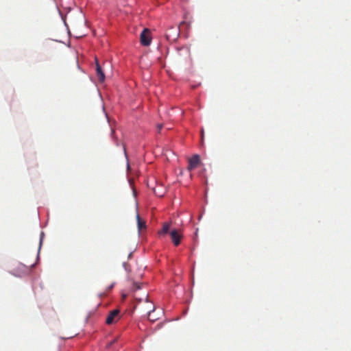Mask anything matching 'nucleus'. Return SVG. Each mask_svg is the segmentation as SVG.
I'll return each mask as SVG.
<instances>
[{"label": "nucleus", "instance_id": "nucleus-1", "mask_svg": "<svg viewBox=\"0 0 351 351\" xmlns=\"http://www.w3.org/2000/svg\"><path fill=\"white\" fill-rule=\"evenodd\" d=\"M32 267H34V264L29 267L22 263H18L12 274L16 276H23L28 274L31 271Z\"/></svg>", "mask_w": 351, "mask_h": 351}, {"label": "nucleus", "instance_id": "nucleus-2", "mask_svg": "<svg viewBox=\"0 0 351 351\" xmlns=\"http://www.w3.org/2000/svg\"><path fill=\"white\" fill-rule=\"evenodd\" d=\"M121 317V311L119 309H114L109 312L106 323L108 325H111L117 323Z\"/></svg>", "mask_w": 351, "mask_h": 351}, {"label": "nucleus", "instance_id": "nucleus-3", "mask_svg": "<svg viewBox=\"0 0 351 351\" xmlns=\"http://www.w3.org/2000/svg\"><path fill=\"white\" fill-rule=\"evenodd\" d=\"M171 239L173 243L178 246L180 245L181 239L182 238V234L180 230L173 229L169 232Z\"/></svg>", "mask_w": 351, "mask_h": 351}, {"label": "nucleus", "instance_id": "nucleus-4", "mask_svg": "<svg viewBox=\"0 0 351 351\" xmlns=\"http://www.w3.org/2000/svg\"><path fill=\"white\" fill-rule=\"evenodd\" d=\"M141 43L143 46H149L151 43L150 32L148 29H144L140 36Z\"/></svg>", "mask_w": 351, "mask_h": 351}, {"label": "nucleus", "instance_id": "nucleus-5", "mask_svg": "<svg viewBox=\"0 0 351 351\" xmlns=\"http://www.w3.org/2000/svg\"><path fill=\"white\" fill-rule=\"evenodd\" d=\"M200 163V157L197 154H195L193 156H192L189 160V165H188V170L192 171L193 169H195L197 168L198 165Z\"/></svg>", "mask_w": 351, "mask_h": 351}, {"label": "nucleus", "instance_id": "nucleus-6", "mask_svg": "<svg viewBox=\"0 0 351 351\" xmlns=\"http://www.w3.org/2000/svg\"><path fill=\"white\" fill-rule=\"evenodd\" d=\"M95 64H96V73H97V76L98 80L100 82H104L105 81V78H106L105 74H104V72L103 71L101 66H100L97 58H95Z\"/></svg>", "mask_w": 351, "mask_h": 351}, {"label": "nucleus", "instance_id": "nucleus-7", "mask_svg": "<svg viewBox=\"0 0 351 351\" xmlns=\"http://www.w3.org/2000/svg\"><path fill=\"white\" fill-rule=\"evenodd\" d=\"M148 310L147 312V319L152 322H154L155 321L159 319V317L154 315V312L155 311V307L153 304L150 303L149 306L147 308Z\"/></svg>", "mask_w": 351, "mask_h": 351}, {"label": "nucleus", "instance_id": "nucleus-8", "mask_svg": "<svg viewBox=\"0 0 351 351\" xmlns=\"http://www.w3.org/2000/svg\"><path fill=\"white\" fill-rule=\"evenodd\" d=\"M136 220L138 229L139 232L146 228L145 221L141 218L140 215L138 213L136 214Z\"/></svg>", "mask_w": 351, "mask_h": 351}, {"label": "nucleus", "instance_id": "nucleus-9", "mask_svg": "<svg viewBox=\"0 0 351 351\" xmlns=\"http://www.w3.org/2000/svg\"><path fill=\"white\" fill-rule=\"evenodd\" d=\"M169 34H167V37L169 38V37H172V39H176L179 36V29L175 27H171L169 29Z\"/></svg>", "mask_w": 351, "mask_h": 351}, {"label": "nucleus", "instance_id": "nucleus-10", "mask_svg": "<svg viewBox=\"0 0 351 351\" xmlns=\"http://www.w3.org/2000/svg\"><path fill=\"white\" fill-rule=\"evenodd\" d=\"M169 230H170V223H164L163 225H162V228L161 230H160L158 232V234L160 235L166 234L170 232Z\"/></svg>", "mask_w": 351, "mask_h": 351}, {"label": "nucleus", "instance_id": "nucleus-11", "mask_svg": "<svg viewBox=\"0 0 351 351\" xmlns=\"http://www.w3.org/2000/svg\"><path fill=\"white\" fill-rule=\"evenodd\" d=\"M134 299H135L136 301H138V302H141L142 300H143V299H145V301H146L147 302H148V295H147V293L146 292H145V293H144V294H143V298H139L136 295V293H134Z\"/></svg>", "mask_w": 351, "mask_h": 351}, {"label": "nucleus", "instance_id": "nucleus-12", "mask_svg": "<svg viewBox=\"0 0 351 351\" xmlns=\"http://www.w3.org/2000/svg\"><path fill=\"white\" fill-rule=\"evenodd\" d=\"M141 284L139 283H137V282H133V287H132V289L134 290V292H136L137 290L140 289H141Z\"/></svg>", "mask_w": 351, "mask_h": 351}, {"label": "nucleus", "instance_id": "nucleus-13", "mask_svg": "<svg viewBox=\"0 0 351 351\" xmlns=\"http://www.w3.org/2000/svg\"><path fill=\"white\" fill-rule=\"evenodd\" d=\"M157 128H158V132H160V130H161V129H162V125L159 124V125H158Z\"/></svg>", "mask_w": 351, "mask_h": 351}, {"label": "nucleus", "instance_id": "nucleus-14", "mask_svg": "<svg viewBox=\"0 0 351 351\" xmlns=\"http://www.w3.org/2000/svg\"><path fill=\"white\" fill-rule=\"evenodd\" d=\"M154 193H155L156 195H157L162 196V194L158 193L155 189L154 190Z\"/></svg>", "mask_w": 351, "mask_h": 351}, {"label": "nucleus", "instance_id": "nucleus-15", "mask_svg": "<svg viewBox=\"0 0 351 351\" xmlns=\"http://www.w3.org/2000/svg\"><path fill=\"white\" fill-rule=\"evenodd\" d=\"M203 138H204V130H202V138L203 139Z\"/></svg>", "mask_w": 351, "mask_h": 351}, {"label": "nucleus", "instance_id": "nucleus-16", "mask_svg": "<svg viewBox=\"0 0 351 351\" xmlns=\"http://www.w3.org/2000/svg\"><path fill=\"white\" fill-rule=\"evenodd\" d=\"M41 243H42V239H40V245H41Z\"/></svg>", "mask_w": 351, "mask_h": 351}]
</instances>
